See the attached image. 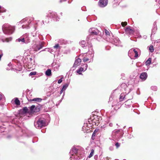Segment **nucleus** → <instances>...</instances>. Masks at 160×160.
I'll use <instances>...</instances> for the list:
<instances>
[{"instance_id":"f257e3e1","label":"nucleus","mask_w":160,"mask_h":160,"mask_svg":"<svg viewBox=\"0 0 160 160\" xmlns=\"http://www.w3.org/2000/svg\"><path fill=\"white\" fill-rule=\"evenodd\" d=\"M123 135L122 131L121 130H114L112 133L111 137L109 138L111 140L114 141H118L122 138Z\"/></svg>"},{"instance_id":"f03ea898","label":"nucleus","mask_w":160,"mask_h":160,"mask_svg":"<svg viewBox=\"0 0 160 160\" xmlns=\"http://www.w3.org/2000/svg\"><path fill=\"white\" fill-rule=\"evenodd\" d=\"M34 125L37 128H41L46 126V120L43 118L37 117L36 118Z\"/></svg>"},{"instance_id":"7ed1b4c3","label":"nucleus","mask_w":160,"mask_h":160,"mask_svg":"<svg viewBox=\"0 0 160 160\" xmlns=\"http://www.w3.org/2000/svg\"><path fill=\"white\" fill-rule=\"evenodd\" d=\"M80 45L83 48H88V53L89 54H91V57L93 58L94 56V51L92 48V45L91 43L88 44V43L84 40L82 41L79 43Z\"/></svg>"},{"instance_id":"20e7f679","label":"nucleus","mask_w":160,"mask_h":160,"mask_svg":"<svg viewBox=\"0 0 160 160\" xmlns=\"http://www.w3.org/2000/svg\"><path fill=\"white\" fill-rule=\"evenodd\" d=\"M2 30L5 34L10 35L15 30V27L8 24H4L2 26Z\"/></svg>"},{"instance_id":"39448f33","label":"nucleus","mask_w":160,"mask_h":160,"mask_svg":"<svg viewBox=\"0 0 160 160\" xmlns=\"http://www.w3.org/2000/svg\"><path fill=\"white\" fill-rule=\"evenodd\" d=\"M34 18L33 17H29L25 18L21 21L20 22L23 24L22 27L23 28L28 29L29 28V25L32 21H33Z\"/></svg>"},{"instance_id":"423d86ee","label":"nucleus","mask_w":160,"mask_h":160,"mask_svg":"<svg viewBox=\"0 0 160 160\" xmlns=\"http://www.w3.org/2000/svg\"><path fill=\"white\" fill-rule=\"evenodd\" d=\"M52 19L54 21H58L59 18H58L57 14L55 12H49L48 15L46 17L45 22L48 23L49 22L48 18Z\"/></svg>"},{"instance_id":"0eeeda50","label":"nucleus","mask_w":160,"mask_h":160,"mask_svg":"<svg viewBox=\"0 0 160 160\" xmlns=\"http://www.w3.org/2000/svg\"><path fill=\"white\" fill-rule=\"evenodd\" d=\"M35 44L33 46L34 51H37L41 49L44 45V42L39 40L38 42H35Z\"/></svg>"},{"instance_id":"6e6552de","label":"nucleus","mask_w":160,"mask_h":160,"mask_svg":"<svg viewBox=\"0 0 160 160\" xmlns=\"http://www.w3.org/2000/svg\"><path fill=\"white\" fill-rule=\"evenodd\" d=\"M89 32L90 33V34L88 36L87 38V40H88V39H89L90 36L91 35H99L101 34V32L95 28H90L89 30Z\"/></svg>"},{"instance_id":"1a4fd4ad","label":"nucleus","mask_w":160,"mask_h":160,"mask_svg":"<svg viewBox=\"0 0 160 160\" xmlns=\"http://www.w3.org/2000/svg\"><path fill=\"white\" fill-rule=\"evenodd\" d=\"M107 41H109L116 46H119L120 43V41L118 37L115 36H112L111 39L109 38L108 40H107Z\"/></svg>"},{"instance_id":"9d476101","label":"nucleus","mask_w":160,"mask_h":160,"mask_svg":"<svg viewBox=\"0 0 160 160\" xmlns=\"http://www.w3.org/2000/svg\"><path fill=\"white\" fill-rule=\"evenodd\" d=\"M31 34L34 38L33 39V41L34 42H38L39 40H41V38L42 37L38 33L32 32Z\"/></svg>"},{"instance_id":"9b49d317","label":"nucleus","mask_w":160,"mask_h":160,"mask_svg":"<svg viewBox=\"0 0 160 160\" xmlns=\"http://www.w3.org/2000/svg\"><path fill=\"white\" fill-rule=\"evenodd\" d=\"M108 0H99L98 5L101 8H104L108 4Z\"/></svg>"},{"instance_id":"f8f14e48","label":"nucleus","mask_w":160,"mask_h":160,"mask_svg":"<svg viewBox=\"0 0 160 160\" xmlns=\"http://www.w3.org/2000/svg\"><path fill=\"white\" fill-rule=\"evenodd\" d=\"M24 40V43L27 44L30 42L31 40L29 37V34L26 33L23 35Z\"/></svg>"},{"instance_id":"ddd939ff","label":"nucleus","mask_w":160,"mask_h":160,"mask_svg":"<svg viewBox=\"0 0 160 160\" xmlns=\"http://www.w3.org/2000/svg\"><path fill=\"white\" fill-rule=\"evenodd\" d=\"M78 148L75 147H73L70 151V153L72 156H73L74 154H77V155H78Z\"/></svg>"},{"instance_id":"4468645a","label":"nucleus","mask_w":160,"mask_h":160,"mask_svg":"<svg viewBox=\"0 0 160 160\" xmlns=\"http://www.w3.org/2000/svg\"><path fill=\"white\" fill-rule=\"evenodd\" d=\"M81 60L79 58L77 59L75 61L74 64L72 67V68H74V69L77 66H79L81 62Z\"/></svg>"},{"instance_id":"2eb2a0df","label":"nucleus","mask_w":160,"mask_h":160,"mask_svg":"<svg viewBox=\"0 0 160 160\" xmlns=\"http://www.w3.org/2000/svg\"><path fill=\"white\" fill-rule=\"evenodd\" d=\"M28 97L29 96H28V94H27V98L28 101H35L36 102H40L42 100V99L41 98H36L32 99L31 98H29Z\"/></svg>"},{"instance_id":"dca6fc26","label":"nucleus","mask_w":160,"mask_h":160,"mask_svg":"<svg viewBox=\"0 0 160 160\" xmlns=\"http://www.w3.org/2000/svg\"><path fill=\"white\" fill-rule=\"evenodd\" d=\"M125 31L127 34L131 35H133L134 32L133 30L131 29L130 27H127L125 29Z\"/></svg>"},{"instance_id":"f3484780","label":"nucleus","mask_w":160,"mask_h":160,"mask_svg":"<svg viewBox=\"0 0 160 160\" xmlns=\"http://www.w3.org/2000/svg\"><path fill=\"white\" fill-rule=\"evenodd\" d=\"M147 73L146 72H143L141 74L140 78L142 80L144 81L147 79Z\"/></svg>"},{"instance_id":"a211bd4d","label":"nucleus","mask_w":160,"mask_h":160,"mask_svg":"<svg viewBox=\"0 0 160 160\" xmlns=\"http://www.w3.org/2000/svg\"><path fill=\"white\" fill-rule=\"evenodd\" d=\"M122 88V91L123 90L125 91L128 89L126 84L124 83H122L119 87V88Z\"/></svg>"},{"instance_id":"6ab92c4d","label":"nucleus","mask_w":160,"mask_h":160,"mask_svg":"<svg viewBox=\"0 0 160 160\" xmlns=\"http://www.w3.org/2000/svg\"><path fill=\"white\" fill-rule=\"evenodd\" d=\"M30 60V62H29L28 63V66L29 68H32L33 66H34L35 65V62L34 60H33L31 58H29Z\"/></svg>"},{"instance_id":"aec40b11","label":"nucleus","mask_w":160,"mask_h":160,"mask_svg":"<svg viewBox=\"0 0 160 160\" xmlns=\"http://www.w3.org/2000/svg\"><path fill=\"white\" fill-rule=\"evenodd\" d=\"M100 118V117L99 118V117L95 115L94 116V119H92V122L95 123V124L97 123H98L99 122Z\"/></svg>"},{"instance_id":"412c9836","label":"nucleus","mask_w":160,"mask_h":160,"mask_svg":"<svg viewBox=\"0 0 160 160\" xmlns=\"http://www.w3.org/2000/svg\"><path fill=\"white\" fill-rule=\"evenodd\" d=\"M133 98V96L132 95L129 93V92L127 94H126L125 100H127V102L129 100L132 99Z\"/></svg>"},{"instance_id":"4be33fe9","label":"nucleus","mask_w":160,"mask_h":160,"mask_svg":"<svg viewBox=\"0 0 160 160\" xmlns=\"http://www.w3.org/2000/svg\"><path fill=\"white\" fill-rule=\"evenodd\" d=\"M126 94H125L124 93H122L119 98V100L120 101H122L123 100H125V97H126Z\"/></svg>"},{"instance_id":"5701e85b","label":"nucleus","mask_w":160,"mask_h":160,"mask_svg":"<svg viewBox=\"0 0 160 160\" xmlns=\"http://www.w3.org/2000/svg\"><path fill=\"white\" fill-rule=\"evenodd\" d=\"M54 49H55V51L56 52L58 51H59L61 49L60 47L59 46L58 44L55 45L53 47Z\"/></svg>"},{"instance_id":"b1692460","label":"nucleus","mask_w":160,"mask_h":160,"mask_svg":"<svg viewBox=\"0 0 160 160\" xmlns=\"http://www.w3.org/2000/svg\"><path fill=\"white\" fill-rule=\"evenodd\" d=\"M21 112L23 114L29 112L28 110L27 107H24L22 110H21Z\"/></svg>"},{"instance_id":"393cba45","label":"nucleus","mask_w":160,"mask_h":160,"mask_svg":"<svg viewBox=\"0 0 160 160\" xmlns=\"http://www.w3.org/2000/svg\"><path fill=\"white\" fill-rule=\"evenodd\" d=\"M151 61L152 58H149L145 62L146 65L147 66H148L150 65L151 63Z\"/></svg>"},{"instance_id":"a878e982","label":"nucleus","mask_w":160,"mask_h":160,"mask_svg":"<svg viewBox=\"0 0 160 160\" xmlns=\"http://www.w3.org/2000/svg\"><path fill=\"white\" fill-rule=\"evenodd\" d=\"M46 76H49L51 75V71L50 69H48L45 72Z\"/></svg>"},{"instance_id":"bb28decb","label":"nucleus","mask_w":160,"mask_h":160,"mask_svg":"<svg viewBox=\"0 0 160 160\" xmlns=\"http://www.w3.org/2000/svg\"><path fill=\"white\" fill-rule=\"evenodd\" d=\"M84 68L81 67L77 70L76 72L77 73L80 75L82 74L81 72L83 71H84Z\"/></svg>"},{"instance_id":"cd10ccee","label":"nucleus","mask_w":160,"mask_h":160,"mask_svg":"<svg viewBox=\"0 0 160 160\" xmlns=\"http://www.w3.org/2000/svg\"><path fill=\"white\" fill-rule=\"evenodd\" d=\"M105 32L106 35V36L107 37V40H108V38H109V37L110 36V33L108 31V30H106V29H105Z\"/></svg>"},{"instance_id":"c85d7f7f","label":"nucleus","mask_w":160,"mask_h":160,"mask_svg":"<svg viewBox=\"0 0 160 160\" xmlns=\"http://www.w3.org/2000/svg\"><path fill=\"white\" fill-rule=\"evenodd\" d=\"M138 49L137 48H133V52H134L135 54V55L134 57L135 58H137L138 57V51L137 50Z\"/></svg>"},{"instance_id":"c756f323","label":"nucleus","mask_w":160,"mask_h":160,"mask_svg":"<svg viewBox=\"0 0 160 160\" xmlns=\"http://www.w3.org/2000/svg\"><path fill=\"white\" fill-rule=\"evenodd\" d=\"M18 68H16L15 69L16 70V71H21L22 70V65L19 64H18Z\"/></svg>"},{"instance_id":"7c9ffc66","label":"nucleus","mask_w":160,"mask_h":160,"mask_svg":"<svg viewBox=\"0 0 160 160\" xmlns=\"http://www.w3.org/2000/svg\"><path fill=\"white\" fill-rule=\"evenodd\" d=\"M69 85V83H67L64 84L62 87V89L64 91L65 90Z\"/></svg>"},{"instance_id":"2f4dec72","label":"nucleus","mask_w":160,"mask_h":160,"mask_svg":"<svg viewBox=\"0 0 160 160\" xmlns=\"http://www.w3.org/2000/svg\"><path fill=\"white\" fill-rule=\"evenodd\" d=\"M17 40H18L19 42H22L23 43H24V40L23 37V35H22V36L20 38H19Z\"/></svg>"},{"instance_id":"473e14b6","label":"nucleus","mask_w":160,"mask_h":160,"mask_svg":"<svg viewBox=\"0 0 160 160\" xmlns=\"http://www.w3.org/2000/svg\"><path fill=\"white\" fill-rule=\"evenodd\" d=\"M15 104L17 105H19L20 104V102L19 100L17 98H16L15 100Z\"/></svg>"},{"instance_id":"72a5a7b5","label":"nucleus","mask_w":160,"mask_h":160,"mask_svg":"<svg viewBox=\"0 0 160 160\" xmlns=\"http://www.w3.org/2000/svg\"><path fill=\"white\" fill-rule=\"evenodd\" d=\"M59 42L61 44H65L66 43V41L62 39H60Z\"/></svg>"},{"instance_id":"f704fd0d","label":"nucleus","mask_w":160,"mask_h":160,"mask_svg":"<svg viewBox=\"0 0 160 160\" xmlns=\"http://www.w3.org/2000/svg\"><path fill=\"white\" fill-rule=\"evenodd\" d=\"M133 48L131 49H130L128 52V55L130 57V56H132V54L133 53Z\"/></svg>"},{"instance_id":"c9c22d12","label":"nucleus","mask_w":160,"mask_h":160,"mask_svg":"<svg viewBox=\"0 0 160 160\" xmlns=\"http://www.w3.org/2000/svg\"><path fill=\"white\" fill-rule=\"evenodd\" d=\"M35 106L34 105H32L30 107V112L31 113H33L34 109H35Z\"/></svg>"},{"instance_id":"e433bc0d","label":"nucleus","mask_w":160,"mask_h":160,"mask_svg":"<svg viewBox=\"0 0 160 160\" xmlns=\"http://www.w3.org/2000/svg\"><path fill=\"white\" fill-rule=\"evenodd\" d=\"M94 153V150L93 149H92L91 153H90L88 157L89 158H90L93 155V154Z\"/></svg>"},{"instance_id":"4c0bfd02","label":"nucleus","mask_w":160,"mask_h":160,"mask_svg":"<svg viewBox=\"0 0 160 160\" xmlns=\"http://www.w3.org/2000/svg\"><path fill=\"white\" fill-rule=\"evenodd\" d=\"M151 89L154 91H156L157 90V88L156 86H152L151 87Z\"/></svg>"},{"instance_id":"58836bf2","label":"nucleus","mask_w":160,"mask_h":160,"mask_svg":"<svg viewBox=\"0 0 160 160\" xmlns=\"http://www.w3.org/2000/svg\"><path fill=\"white\" fill-rule=\"evenodd\" d=\"M149 49L151 52H153L154 50V49H153V47L152 45H151L149 47Z\"/></svg>"},{"instance_id":"ea45409f","label":"nucleus","mask_w":160,"mask_h":160,"mask_svg":"<svg viewBox=\"0 0 160 160\" xmlns=\"http://www.w3.org/2000/svg\"><path fill=\"white\" fill-rule=\"evenodd\" d=\"M39 111V109L38 107H35V109H34L33 112H37Z\"/></svg>"},{"instance_id":"a19ab883","label":"nucleus","mask_w":160,"mask_h":160,"mask_svg":"<svg viewBox=\"0 0 160 160\" xmlns=\"http://www.w3.org/2000/svg\"><path fill=\"white\" fill-rule=\"evenodd\" d=\"M48 51L49 52H50L51 53L53 54L54 52H55V51H54V50H53L52 49L49 48L48 49Z\"/></svg>"},{"instance_id":"79ce46f5","label":"nucleus","mask_w":160,"mask_h":160,"mask_svg":"<svg viewBox=\"0 0 160 160\" xmlns=\"http://www.w3.org/2000/svg\"><path fill=\"white\" fill-rule=\"evenodd\" d=\"M36 74V72H31L29 74V76H32L35 75Z\"/></svg>"},{"instance_id":"37998d69","label":"nucleus","mask_w":160,"mask_h":160,"mask_svg":"<svg viewBox=\"0 0 160 160\" xmlns=\"http://www.w3.org/2000/svg\"><path fill=\"white\" fill-rule=\"evenodd\" d=\"M12 38H6L5 39V41L6 42H8L12 40Z\"/></svg>"},{"instance_id":"c03bdc74","label":"nucleus","mask_w":160,"mask_h":160,"mask_svg":"<svg viewBox=\"0 0 160 160\" xmlns=\"http://www.w3.org/2000/svg\"><path fill=\"white\" fill-rule=\"evenodd\" d=\"M127 23L126 22H122L121 23L123 27H124V26H126L127 25Z\"/></svg>"},{"instance_id":"a18cd8bd","label":"nucleus","mask_w":160,"mask_h":160,"mask_svg":"<svg viewBox=\"0 0 160 160\" xmlns=\"http://www.w3.org/2000/svg\"><path fill=\"white\" fill-rule=\"evenodd\" d=\"M115 146H116V148H118L120 146V144L118 142H117L115 143Z\"/></svg>"},{"instance_id":"49530a36","label":"nucleus","mask_w":160,"mask_h":160,"mask_svg":"<svg viewBox=\"0 0 160 160\" xmlns=\"http://www.w3.org/2000/svg\"><path fill=\"white\" fill-rule=\"evenodd\" d=\"M89 59L86 57H84L83 58V60L84 62H86L88 61Z\"/></svg>"},{"instance_id":"de8ad7c7","label":"nucleus","mask_w":160,"mask_h":160,"mask_svg":"<svg viewBox=\"0 0 160 160\" xmlns=\"http://www.w3.org/2000/svg\"><path fill=\"white\" fill-rule=\"evenodd\" d=\"M62 78H61L60 79H59L58 80V83L60 84L62 82Z\"/></svg>"},{"instance_id":"09e8293b","label":"nucleus","mask_w":160,"mask_h":160,"mask_svg":"<svg viewBox=\"0 0 160 160\" xmlns=\"http://www.w3.org/2000/svg\"><path fill=\"white\" fill-rule=\"evenodd\" d=\"M3 8H2V7L0 6V12H5L6 11V10H4L3 11Z\"/></svg>"},{"instance_id":"8fccbe9b","label":"nucleus","mask_w":160,"mask_h":160,"mask_svg":"<svg viewBox=\"0 0 160 160\" xmlns=\"http://www.w3.org/2000/svg\"><path fill=\"white\" fill-rule=\"evenodd\" d=\"M84 65L85 66V68L84 71H85L86 70H87V68L88 65L87 64H85Z\"/></svg>"},{"instance_id":"3c124183","label":"nucleus","mask_w":160,"mask_h":160,"mask_svg":"<svg viewBox=\"0 0 160 160\" xmlns=\"http://www.w3.org/2000/svg\"><path fill=\"white\" fill-rule=\"evenodd\" d=\"M27 94H28V96H29V98H30V96H32V94H30V93L29 92V94H28V93L27 92L26 95V97H27Z\"/></svg>"},{"instance_id":"603ef678","label":"nucleus","mask_w":160,"mask_h":160,"mask_svg":"<svg viewBox=\"0 0 160 160\" xmlns=\"http://www.w3.org/2000/svg\"><path fill=\"white\" fill-rule=\"evenodd\" d=\"M109 149L110 151H112L113 150V147H110L109 148Z\"/></svg>"},{"instance_id":"864d4df0","label":"nucleus","mask_w":160,"mask_h":160,"mask_svg":"<svg viewBox=\"0 0 160 160\" xmlns=\"http://www.w3.org/2000/svg\"><path fill=\"white\" fill-rule=\"evenodd\" d=\"M109 126L110 127H112L113 126V124L112 123H110L109 124Z\"/></svg>"},{"instance_id":"5fc2aeb1","label":"nucleus","mask_w":160,"mask_h":160,"mask_svg":"<svg viewBox=\"0 0 160 160\" xmlns=\"http://www.w3.org/2000/svg\"><path fill=\"white\" fill-rule=\"evenodd\" d=\"M64 91V90H63V89H62L61 90V91H60V94H61Z\"/></svg>"},{"instance_id":"6e6d98bb","label":"nucleus","mask_w":160,"mask_h":160,"mask_svg":"<svg viewBox=\"0 0 160 160\" xmlns=\"http://www.w3.org/2000/svg\"><path fill=\"white\" fill-rule=\"evenodd\" d=\"M125 105L126 106V107H129L130 106V105L127 104V105L126 104H125Z\"/></svg>"},{"instance_id":"4d7b16f0","label":"nucleus","mask_w":160,"mask_h":160,"mask_svg":"<svg viewBox=\"0 0 160 160\" xmlns=\"http://www.w3.org/2000/svg\"><path fill=\"white\" fill-rule=\"evenodd\" d=\"M72 0H69V1H68V3H71V2L72 1Z\"/></svg>"},{"instance_id":"13d9d810","label":"nucleus","mask_w":160,"mask_h":160,"mask_svg":"<svg viewBox=\"0 0 160 160\" xmlns=\"http://www.w3.org/2000/svg\"><path fill=\"white\" fill-rule=\"evenodd\" d=\"M66 1V0H60V2H63V1Z\"/></svg>"},{"instance_id":"bf43d9fd","label":"nucleus","mask_w":160,"mask_h":160,"mask_svg":"<svg viewBox=\"0 0 160 160\" xmlns=\"http://www.w3.org/2000/svg\"><path fill=\"white\" fill-rule=\"evenodd\" d=\"M155 28V25H156V23L154 22L153 24Z\"/></svg>"},{"instance_id":"052dcab7","label":"nucleus","mask_w":160,"mask_h":160,"mask_svg":"<svg viewBox=\"0 0 160 160\" xmlns=\"http://www.w3.org/2000/svg\"><path fill=\"white\" fill-rule=\"evenodd\" d=\"M42 22L43 24H44V21H42Z\"/></svg>"},{"instance_id":"680f3d73","label":"nucleus","mask_w":160,"mask_h":160,"mask_svg":"<svg viewBox=\"0 0 160 160\" xmlns=\"http://www.w3.org/2000/svg\"><path fill=\"white\" fill-rule=\"evenodd\" d=\"M154 30V29H153V30H152V32H154V31H153V30Z\"/></svg>"},{"instance_id":"e2e57ef3","label":"nucleus","mask_w":160,"mask_h":160,"mask_svg":"<svg viewBox=\"0 0 160 160\" xmlns=\"http://www.w3.org/2000/svg\"><path fill=\"white\" fill-rule=\"evenodd\" d=\"M46 49H47V48H46L45 49H44V50H42V51H44Z\"/></svg>"},{"instance_id":"0e129e2a","label":"nucleus","mask_w":160,"mask_h":160,"mask_svg":"<svg viewBox=\"0 0 160 160\" xmlns=\"http://www.w3.org/2000/svg\"><path fill=\"white\" fill-rule=\"evenodd\" d=\"M93 134H94V132H93V133L92 134V138H93Z\"/></svg>"},{"instance_id":"69168bd1","label":"nucleus","mask_w":160,"mask_h":160,"mask_svg":"<svg viewBox=\"0 0 160 160\" xmlns=\"http://www.w3.org/2000/svg\"><path fill=\"white\" fill-rule=\"evenodd\" d=\"M155 60H156V58H155V59H154V60L155 61Z\"/></svg>"},{"instance_id":"338daca9","label":"nucleus","mask_w":160,"mask_h":160,"mask_svg":"<svg viewBox=\"0 0 160 160\" xmlns=\"http://www.w3.org/2000/svg\"><path fill=\"white\" fill-rule=\"evenodd\" d=\"M105 128V127L103 126V128Z\"/></svg>"},{"instance_id":"774afa93","label":"nucleus","mask_w":160,"mask_h":160,"mask_svg":"<svg viewBox=\"0 0 160 160\" xmlns=\"http://www.w3.org/2000/svg\"><path fill=\"white\" fill-rule=\"evenodd\" d=\"M72 158V157H70V158Z\"/></svg>"}]
</instances>
